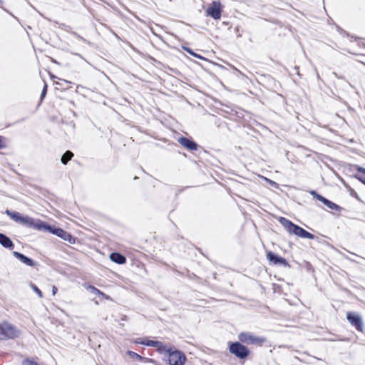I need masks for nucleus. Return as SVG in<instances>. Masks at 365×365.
Segmentation results:
<instances>
[{
  "instance_id": "1",
  "label": "nucleus",
  "mask_w": 365,
  "mask_h": 365,
  "mask_svg": "<svg viewBox=\"0 0 365 365\" xmlns=\"http://www.w3.org/2000/svg\"><path fill=\"white\" fill-rule=\"evenodd\" d=\"M279 221L280 224L284 227V229L290 234L295 235L302 238L309 240L314 239V235L313 234L294 224L290 220L282 217L279 218Z\"/></svg>"
},
{
  "instance_id": "2",
  "label": "nucleus",
  "mask_w": 365,
  "mask_h": 365,
  "mask_svg": "<svg viewBox=\"0 0 365 365\" xmlns=\"http://www.w3.org/2000/svg\"><path fill=\"white\" fill-rule=\"evenodd\" d=\"M229 351L240 359L247 358L250 354L249 349L239 341L230 342Z\"/></svg>"
},
{
  "instance_id": "3",
  "label": "nucleus",
  "mask_w": 365,
  "mask_h": 365,
  "mask_svg": "<svg viewBox=\"0 0 365 365\" xmlns=\"http://www.w3.org/2000/svg\"><path fill=\"white\" fill-rule=\"evenodd\" d=\"M19 335V331L9 323L4 322L0 324V340L14 339Z\"/></svg>"
},
{
  "instance_id": "4",
  "label": "nucleus",
  "mask_w": 365,
  "mask_h": 365,
  "mask_svg": "<svg viewBox=\"0 0 365 365\" xmlns=\"http://www.w3.org/2000/svg\"><path fill=\"white\" fill-rule=\"evenodd\" d=\"M168 363L170 365H183L186 361L185 354L180 351L175 350L168 353Z\"/></svg>"
},
{
  "instance_id": "5",
  "label": "nucleus",
  "mask_w": 365,
  "mask_h": 365,
  "mask_svg": "<svg viewBox=\"0 0 365 365\" xmlns=\"http://www.w3.org/2000/svg\"><path fill=\"white\" fill-rule=\"evenodd\" d=\"M207 15L211 16L215 20L221 17L222 8L219 1H213L206 9Z\"/></svg>"
},
{
  "instance_id": "6",
  "label": "nucleus",
  "mask_w": 365,
  "mask_h": 365,
  "mask_svg": "<svg viewBox=\"0 0 365 365\" xmlns=\"http://www.w3.org/2000/svg\"><path fill=\"white\" fill-rule=\"evenodd\" d=\"M239 340L247 344H255L258 343H262L264 341V339L262 338H259L255 336L250 333L242 332L238 335Z\"/></svg>"
},
{
  "instance_id": "7",
  "label": "nucleus",
  "mask_w": 365,
  "mask_h": 365,
  "mask_svg": "<svg viewBox=\"0 0 365 365\" xmlns=\"http://www.w3.org/2000/svg\"><path fill=\"white\" fill-rule=\"evenodd\" d=\"M49 232L59 237L71 244H73L75 242V239L71 236V235L61 228L51 226Z\"/></svg>"
},
{
  "instance_id": "8",
  "label": "nucleus",
  "mask_w": 365,
  "mask_h": 365,
  "mask_svg": "<svg viewBox=\"0 0 365 365\" xmlns=\"http://www.w3.org/2000/svg\"><path fill=\"white\" fill-rule=\"evenodd\" d=\"M346 319L352 326L356 327L358 331H363V322L360 316L352 312H347Z\"/></svg>"
},
{
  "instance_id": "9",
  "label": "nucleus",
  "mask_w": 365,
  "mask_h": 365,
  "mask_svg": "<svg viewBox=\"0 0 365 365\" xmlns=\"http://www.w3.org/2000/svg\"><path fill=\"white\" fill-rule=\"evenodd\" d=\"M267 257L270 262H273L274 264H281L284 267L288 266V263L284 258L272 252H267Z\"/></svg>"
},
{
  "instance_id": "10",
  "label": "nucleus",
  "mask_w": 365,
  "mask_h": 365,
  "mask_svg": "<svg viewBox=\"0 0 365 365\" xmlns=\"http://www.w3.org/2000/svg\"><path fill=\"white\" fill-rule=\"evenodd\" d=\"M178 141L182 146L189 150H195L197 148V145L195 142L185 137H180Z\"/></svg>"
},
{
  "instance_id": "11",
  "label": "nucleus",
  "mask_w": 365,
  "mask_h": 365,
  "mask_svg": "<svg viewBox=\"0 0 365 365\" xmlns=\"http://www.w3.org/2000/svg\"><path fill=\"white\" fill-rule=\"evenodd\" d=\"M31 228L36 230H45L49 232L51 225L40 220L34 219Z\"/></svg>"
},
{
  "instance_id": "12",
  "label": "nucleus",
  "mask_w": 365,
  "mask_h": 365,
  "mask_svg": "<svg viewBox=\"0 0 365 365\" xmlns=\"http://www.w3.org/2000/svg\"><path fill=\"white\" fill-rule=\"evenodd\" d=\"M13 255L15 257H16L18 259H19L22 263L33 267L34 266L35 263L31 259L25 256L24 255L18 252H14Z\"/></svg>"
},
{
  "instance_id": "13",
  "label": "nucleus",
  "mask_w": 365,
  "mask_h": 365,
  "mask_svg": "<svg viewBox=\"0 0 365 365\" xmlns=\"http://www.w3.org/2000/svg\"><path fill=\"white\" fill-rule=\"evenodd\" d=\"M0 244L5 248L12 250L14 247L13 242L6 235L0 233Z\"/></svg>"
},
{
  "instance_id": "14",
  "label": "nucleus",
  "mask_w": 365,
  "mask_h": 365,
  "mask_svg": "<svg viewBox=\"0 0 365 365\" xmlns=\"http://www.w3.org/2000/svg\"><path fill=\"white\" fill-rule=\"evenodd\" d=\"M110 259L118 264H123L126 262L125 257L118 252H112L110 255Z\"/></svg>"
},
{
  "instance_id": "15",
  "label": "nucleus",
  "mask_w": 365,
  "mask_h": 365,
  "mask_svg": "<svg viewBox=\"0 0 365 365\" xmlns=\"http://www.w3.org/2000/svg\"><path fill=\"white\" fill-rule=\"evenodd\" d=\"M140 344L148 346L155 347L160 345V341L150 340L148 339H143Z\"/></svg>"
},
{
  "instance_id": "16",
  "label": "nucleus",
  "mask_w": 365,
  "mask_h": 365,
  "mask_svg": "<svg viewBox=\"0 0 365 365\" xmlns=\"http://www.w3.org/2000/svg\"><path fill=\"white\" fill-rule=\"evenodd\" d=\"M6 213L8 216H9L12 220H14V221L16 222H20L21 220V215L17 212H13V211H10L9 210H7L6 211Z\"/></svg>"
},
{
  "instance_id": "17",
  "label": "nucleus",
  "mask_w": 365,
  "mask_h": 365,
  "mask_svg": "<svg viewBox=\"0 0 365 365\" xmlns=\"http://www.w3.org/2000/svg\"><path fill=\"white\" fill-rule=\"evenodd\" d=\"M34 219L28 216H22L19 222L31 228Z\"/></svg>"
},
{
  "instance_id": "18",
  "label": "nucleus",
  "mask_w": 365,
  "mask_h": 365,
  "mask_svg": "<svg viewBox=\"0 0 365 365\" xmlns=\"http://www.w3.org/2000/svg\"><path fill=\"white\" fill-rule=\"evenodd\" d=\"M73 154L72 152L68 150L66 151L61 157V163L64 165L67 164V163L72 158Z\"/></svg>"
},
{
  "instance_id": "19",
  "label": "nucleus",
  "mask_w": 365,
  "mask_h": 365,
  "mask_svg": "<svg viewBox=\"0 0 365 365\" xmlns=\"http://www.w3.org/2000/svg\"><path fill=\"white\" fill-rule=\"evenodd\" d=\"M324 204L327 206L329 208L333 210H336V211H338L341 209L340 206H339L338 205L335 204L334 202L329 200L328 199H326Z\"/></svg>"
},
{
  "instance_id": "20",
  "label": "nucleus",
  "mask_w": 365,
  "mask_h": 365,
  "mask_svg": "<svg viewBox=\"0 0 365 365\" xmlns=\"http://www.w3.org/2000/svg\"><path fill=\"white\" fill-rule=\"evenodd\" d=\"M127 354L130 358L137 361H142L143 359L140 355L132 351H128Z\"/></svg>"
},
{
  "instance_id": "21",
  "label": "nucleus",
  "mask_w": 365,
  "mask_h": 365,
  "mask_svg": "<svg viewBox=\"0 0 365 365\" xmlns=\"http://www.w3.org/2000/svg\"><path fill=\"white\" fill-rule=\"evenodd\" d=\"M155 348H157L158 350L161 353L165 352V353L168 354L171 350L170 348H168L167 346L164 345L163 343H162L161 341H160V345L155 346Z\"/></svg>"
},
{
  "instance_id": "22",
  "label": "nucleus",
  "mask_w": 365,
  "mask_h": 365,
  "mask_svg": "<svg viewBox=\"0 0 365 365\" xmlns=\"http://www.w3.org/2000/svg\"><path fill=\"white\" fill-rule=\"evenodd\" d=\"M310 194L314 197L316 198L317 200H319L320 202H322V203L324 202L325 200L327 198H325L324 197L319 195L316 191L314 190H312L310 191Z\"/></svg>"
},
{
  "instance_id": "23",
  "label": "nucleus",
  "mask_w": 365,
  "mask_h": 365,
  "mask_svg": "<svg viewBox=\"0 0 365 365\" xmlns=\"http://www.w3.org/2000/svg\"><path fill=\"white\" fill-rule=\"evenodd\" d=\"M31 288L38 294L40 298H43L42 292L34 284H31Z\"/></svg>"
},
{
  "instance_id": "24",
  "label": "nucleus",
  "mask_w": 365,
  "mask_h": 365,
  "mask_svg": "<svg viewBox=\"0 0 365 365\" xmlns=\"http://www.w3.org/2000/svg\"><path fill=\"white\" fill-rule=\"evenodd\" d=\"M88 289L96 295H103L104 294L93 286H89Z\"/></svg>"
},
{
  "instance_id": "25",
  "label": "nucleus",
  "mask_w": 365,
  "mask_h": 365,
  "mask_svg": "<svg viewBox=\"0 0 365 365\" xmlns=\"http://www.w3.org/2000/svg\"><path fill=\"white\" fill-rule=\"evenodd\" d=\"M183 48H184V50L187 53H190V55H192V56H193L195 57H197L198 58H202V57L200 55H198V54L195 53V52H193L190 48H186V47H184Z\"/></svg>"
},
{
  "instance_id": "26",
  "label": "nucleus",
  "mask_w": 365,
  "mask_h": 365,
  "mask_svg": "<svg viewBox=\"0 0 365 365\" xmlns=\"http://www.w3.org/2000/svg\"><path fill=\"white\" fill-rule=\"evenodd\" d=\"M46 92H47V85L45 83L43 88L42 90V92H41V101H42L44 98V97L46 96Z\"/></svg>"
},
{
  "instance_id": "27",
  "label": "nucleus",
  "mask_w": 365,
  "mask_h": 365,
  "mask_svg": "<svg viewBox=\"0 0 365 365\" xmlns=\"http://www.w3.org/2000/svg\"><path fill=\"white\" fill-rule=\"evenodd\" d=\"M4 148H6V144L4 142V138L3 137L0 136V149H3Z\"/></svg>"
},
{
  "instance_id": "28",
  "label": "nucleus",
  "mask_w": 365,
  "mask_h": 365,
  "mask_svg": "<svg viewBox=\"0 0 365 365\" xmlns=\"http://www.w3.org/2000/svg\"><path fill=\"white\" fill-rule=\"evenodd\" d=\"M57 287L56 286H53L52 287V293H53V295H55L57 292Z\"/></svg>"
},
{
  "instance_id": "29",
  "label": "nucleus",
  "mask_w": 365,
  "mask_h": 365,
  "mask_svg": "<svg viewBox=\"0 0 365 365\" xmlns=\"http://www.w3.org/2000/svg\"><path fill=\"white\" fill-rule=\"evenodd\" d=\"M358 170L364 174H365V168L361 167H358Z\"/></svg>"
},
{
  "instance_id": "30",
  "label": "nucleus",
  "mask_w": 365,
  "mask_h": 365,
  "mask_svg": "<svg viewBox=\"0 0 365 365\" xmlns=\"http://www.w3.org/2000/svg\"><path fill=\"white\" fill-rule=\"evenodd\" d=\"M143 339H138L136 341H135V343L137 344H140V342L142 341Z\"/></svg>"
},
{
  "instance_id": "31",
  "label": "nucleus",
  "mask_w": 365,
  "mask_h": 365,
  "mask_svg": "<svg viewBox=\"0 0 365 365\" xmlns=\"http://www.w3.org/2000/svg\"><path fill=\"white\" fill-rule=\"evenodd\" d=\"M364 184H365V181L361 180V178H359Z\"/></svg>"
},
{
  "instance_id": "32",
  "label": "nucleus",
  "mask_w": 365,
  "mask_h": 365,
  "mask_svg": "<svg viewBox=\"0 0 365 365\" xmlns=\"http://www.w3.org/2000/svg\"><path fill=\"white\" fill-rule=\"evenodd\" d=\"M3 3V0H0V4H2Z\"/></svg>"
}]
</instances>
